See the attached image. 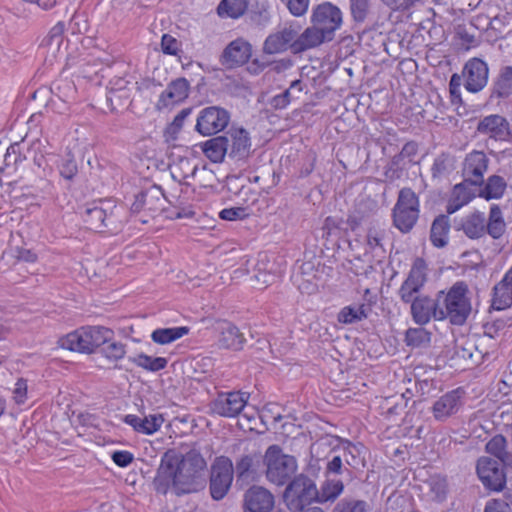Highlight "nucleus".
Instances as JSON below:
<instances>
[{
    "label": "nucleus",
    "instance_id": "obj_1",
    "mask_svg": "<svg viewBox=\"0 0 512 512\" xmlns=\"http://www.w3.org/2000/svg\"><path fill=\"white\" fill-rule=\"evenodd\" d=\"M207 462L195 448L185 454L166 452L153 479L154 490L166 495L172 490L176 496L199 491L205 485Z\"/></svg>",
    "mask_w": 512,
    "mask_h": 512
},
{
    "label": "nucleus",
    "instance_id": "obj_61",
    "mask_svg": "<svg viewBox=\"0 0 512 512\" xmlns=\"http://www.w3.org/2000/svg\"><path fill=\"white\" fill-rule=\"evenodd\" d=\"M430 488L435 493L436 497L441 499L446 494V481L444 478H432L430 481Z\"/></svg>",
    "mask_w": 512,
    "mask_h": 512
},
{
    "label": "nucleus",
    "instance_id": "obj_30",
    "mask_svg": "<svg viewBox=\"0 0 512 512\" xmlns=\"http://www.w3.org/2000/svg\"><path fill=\"white\" fill-rule=\"evenodd\" d=\"M506 232V222L499 205L492 204L486 220V233L494 240L500 239Z\"/></svg>",
    "mask_w": 512,
    "mask_h": 512
},
{
    "label": "nucleus",
    "instance_id": "obj_19",
    "mask_svg": "<svg viewBox=\"0 0 512 512\" xmlns=\"http://www.w3.org/2000/svg\"><path fill=\"white\" fill-rule=\"evenodd\" d=\"M190 83L180 77L171 81L167 88L160 94L156 107L158 110L166 109L183 102L189 96Z\"/></svg>",
    "mask_w": 512,
    "mask_h": 512
},
{
    "label": "nucleus",
    "instance_id": "obj_29",
    "mask_svg": "<svg viewBox=\"0 0 512 512\" xmlns=\"http://www.w3.org/2000/svg\"><path fill=\"white\" fill-rule=\"evenodd\" d=\"M84 330L89 353L105 345L114 336L113 330L104 326H85Z\"/></svg>",
    "mask_w": 512,
    "mask_h": 512
},
{
    "label": "nucleus",
    "instance_id": "obj_40",
    "mask_svg": "<svg viewBox=\"0 0 512 512\" xmlns=\"http://www.w3.org/2000/svg\"><path fill=\"white\" fill-rule=\"evenodd\" d=\"M507 439L502 434H496L486 444V451L501 461L503 464L512 456L507 449Z\"/></svg>",
    "mask_w": 512,
    "mask_h": 512
},
{
    "label": "nucleus",
    "instance_id": "obj_21",
    "mask_svg": "<svg viewBox=\"0 0 512 512\" xmlns=\"http://www.w3.org/2000/svg\"><path fill=\"white\" fill-rule=\"evenodd\" d=\"M217 345L222 349L233 351L241 350L246 342L244 334L239 328L229 321H222L218 324Z\"/></svg>",
    "mask_w": 512,
    "mask_h": 512
},
{
    "label": "nucleus",
    "instance_id": "obj_37",
    "mask_svg": "<svg viewBox=\"0 0 512 512\" xmlns=\"http://www.w3.org/2000/svg\"><path fill=\"white\" fill-rule=\"evenodd\" d=\"M188 333L189 328L186 326L157 328L151 333V339L159 345H167L182 338Z\"/></svg>",
    "mask_w": 512,
    "mask_h": 512
},
{
    "label": "nucleus",
    "instance_id": "obj_46",
    "mask_svg": "<svg viewBox=\"0 0 512 512\" xmlns=\"http://www.w3.org/2000/svg\"><path fill=\"white\" fill-rule=\"evenodd\" d=\"M333 512H368V504L364 500L342 499L335 505Z\"/></svg>",
    "mask_w": 512,
    "mask_h": 512
},
{
    "label": "nucleus",
    "instance_id": "obj_6",
    "mask_svg": "<svg viewBox=\"0 0 512 512\" xmlns=\"http://www.w3.org/2000/svg\"><path fill=\"white\" fill-rule=\"evenodd\" d=\"M419 213V197L411 188H402L392 209L393 225L401 233H409L416 225Z\"/></svg>",
    "mask_w": 512,
    "mask_h": 512
},
{
    "label": "nucleus",
    "instance_id": "obj_9",
    "mask_svg": "<svg viewBox=\"0 0 512 512\" xmlns=\"http://www.w3.org/2000/svg\"><path fill=\"white\" fill-rule=\"evenodd\" d=\"M230 122V113L219 106H209L200 110L195 130L202 136L215 135L223 131Z\"/></svg>",
    "mask_w": 512,
    "mask_h": 512
},
{
    "label": "nucleus",
    "instance_id": "obj_63",
    "mask_svg": "<svg viewBox=\"0 0 512 512\" xmlns=\"http://www.w3.org/2000/svg\"><path fill=\"white\" fill-rule=\"evenodd\" d=\"M292 65V60L288 58L280 59L269 64V66L271 67V71L276 73H282L291 68Z\"/></svg>",
    "mask_w": 512,
    "mask_h": 512
},
{
    "label": "nucleus",
    "instance_id": "obj_41",
    "mask_svg": "<svg viewBox=\"0 0 512 512\" xmlns=\"http://www.w3.org/2000/svg\"><path fill=\"white\" fill-rule=\"evenodd\" d=\"M483 512H512V489H506L501 497L487 500Z\"/></svg>",
    "mask_w": 512,
    "mask_h": 512
},
{
    "label": "nucleus",
    "instance_id": "obj_50",
    "mask_svg": "<svg viewBox=\"0 0 512 512\" xmlns=\"http://www.w3.org/2000/svg\"><path fill=\"white\" fill-rule=\"evenodd\" d=\"M405 339L407 345L419 347L429 340V334L422 328H410L406 331Z\"/></svg>",
    "mask_w": 512,
    "mask_h": 512
},
{
    "label": "nucleus",
    "instance_id": "obj_20",
    "mask_svg": "<svg viewBox=\"0 0 512 512\" xmlns=\"http://www.w3.org/2000/svg\"><path fill=\"white\" fill-rule=\"evenodd\" d=\"M252 55L251 44L243 38H237L230 42L224 49L223 63L228 67H238L247 63Z\"/></svg>",
    "mask_w": 512,
    "mask_h": 512
},
{
    "label": "nucleus",
    "instance_id": "obj_32",
    "mask_svg": "<svg viewBox=\"0 0 512 512\" xmlns=\"http://www.w3.org/2000/svg\"><path fill=\"white\" fill-rule=\"evenodd\" d=\"M162 196V192L158 188H152L146 191H141L135 196V200L131 205L132 213H139L141 211H150L156 212L160 210L161 207L159 205H149L148 200H156L160 202Z\"/></svg>",
    "mask_w": 512,
    "mask_h": 512
},
{
    "label": "nucleus",
    "instance_id": "obj_64",
    "mask_svg": "<svg viewBox=\"0 0 512 512\" xmlns=\"http://www.w3.org/2000/svg\"><path fill=\"white\" fill-rule=\"evenodd\" d=\"M342 472V459L340 456H334L328 461L326 473L340 474Z\"/></svg>",
    "mask_w": 512,
    "mask_h": 512
},
{
    "label": "nucleus",
    "instance_id": "obj_7",
    "mask_svg": "<svg viewBox=\"0 0 512 512\" xmlns=\"http://www.w3.org/2000/svg\"><path fill=\"white\" fill-rule=\"evenodd\" d=\"M318 489L315 482L307 475L295 476L287 485L284 491V500L292 512L310 506L317 502Z\"/></svg>",
    "mask_w": 512,
    "mask_h": 512
},
{
    "label": "nucleus",
    "instance_id": "obj_2",
    "mask_svg": "<svg viewBox=\"0 0 512 512\" xmlns=\"http://www.w3.org/2000/svg\"><path fill=\"white\" fill-rule=\"evenodd\" d=\"M427 280L428 265L423 258L417 257L398 289L400 300L405 304H410L412 320L420 326L428 324L431 319L438 321V296L434 299L420 294Z\"/></svg>",
    "mask_w": 512,
    "mask_h": 512
},
{
    "label": "nucleus",
    "instance_id": "obj_53",
    "mask_svg": "<svg viewBox=\"0 0 512 512\" xmlns=\"http://www.w3.org/2000/svg\"><path fill=\"white\" fill-rule=\"evenodd\" d=\"M284 3L290 13L296 17L304 15L309 7V0H281Z\"/></svg>",
    "mask_w": 512,
    "mask_h": 512
},
{
    "label": "nucleus",
    "instance_id": "obj_5",
    "mask_svg": "<svg viewBox=\"0 0 512 512\" xmlns=\"http://www.w3.org/2000/svg\"><path fill=\"white\" fill-rule=\"evenodd\" d=\"M267 480L277 486L288 483L298 469L294 456L283 453L279 445H270L263 456Z\"/></svg>",
    "mask_w": 512,
    "mask_h": 512
},
{
    "label": "nucleus",
    "instance_id": "obj_13",
    "mask_svg": "<svg viewBox=\"0 0 512 512\" xmlns=\"http://www.w3.org/2000/svg\"><path fill=\"white\" fill-rule=\"evenodd\" d=\"M465 391L456 388L440 396L432 405L431 413L436 421L445 422L456 415L464 404Z\"/></svg>",
    "mask_w": 512,
    "mask_h": 512
},
{
    "label": "nucleus",
    "instance_id": "obj_34",
    "mask_svg": "<svg viewBox=\"0 0 512 512\" xmlns=\"http://www.w3.org/2000/svg\"><path fill=\"white\" fill-rule=\"evenodd\" d=\"M202 150L209 160L221 163L227 155V140L224 136L211 138L203 143Z\"/></svg>",
    "mask_w": 512,
    "mask_h": 512
},
{
    "label": "nucleus",
    "instance_id": "obj_49",
    "mask_svg": "<svg viewBox=\"0 0 512 512\" xmlns=\"http://www.w3.org/2000/svg\"><path fill=\"white\" fill-rule=\"evenodd\" d=\"M165 419L162 414H150L142 418V430L141 434L153 435L160 430Z\"/></svg>",
    "mask_w": 512,
    "mask_h": 512
},
{
    "label": "nucleus",
    "instance_id": "obj_24",
    "mask_svg": "<svg viewBox=\"0 0 512 512\" xmlns=\"http://www.w3.org/2000/svg\"><path fill=\"white\" fill-rule=\"evenodd\" d=\"M512 95V66L500 68L490 88V99H507Z\"/></svg>",
    "mask_w": 512,
    "mask_h": 512
},
{
    "label": "nucleus",
    "instance_id": "obj_22",
    "mask_svg": "<svg viewBox=\"0 0 512 512\" xmlns=\"http://www.w3.org/2000/svg\"><path fill=\"white\" fill-rule=\"evenodd\" d=\"M332 41L316 25L306 28L301 34L295 37V42L291 45L293 54L302 53L306 50L315 48L324 42Z\"/></svg>",
    "mask_w": 512,
    "mask_h": 512
},
{
    "label": "nucleus",
    "instance_id": "obj_55",
    "mask_svg": "<svg viewBox=\"0 0 512 512\" xmlns=\"http://www.w3.org/2000/svg\"><path fill=\"white\" fill-rule=\"evenodd\" d=\"M111 458L117 466L122 468L129 466L134 460L133 454L127 450L114 451Z\"/></svg>",
    "mask_w": 512,
    "mask_h": 512
},
{
    "label": "nucleus",
    "instance_id": "obj_62",
    "mask_svg": "<svg viewBox=\"0 0 512 512\" xmlns=\"http://www.w3.org/2000/svg\"><path fill=\"white\" fill-rule=\"evenodd\" d=\"M122 421L131 426L133 428V430L137 433H140L141 434V430H142V418L137 416V415H134V414H127V415H124L123 418H122Z\"/></svg>",
    "mask_w": 512,
    "mask_h": 512
},
{
    "label": "nucleus",
    "instance_id": "obj_44",
    "mask_svg": "<svg viewBox=\"0 0 512 512\" xmlns=\"http://www.w3.org/2000/svg\"><path fill=\"white\" fill-rule=\"evenodd\" d=\"M126 345L110 340L101 349L102 355L111 362L122 360L126 355Z\"/></svg>",
    "mask_w": 512,
    "mask_h": 512
},
{
    "label": "nucleus",
    "instance_id": "obj_12",
    "mask_svg": "<svg viewBox=\"0 0 512 512\" xmlns=\"http://www.w3.org/2000/svg\"><path fill=\"white\" fill-rule=\"evenodd\" d=\"M476 472L485 488L496 492L505 489L506 474L498 461L489 457H481L477 461Z\"/></svg>",
    "mask_w": 512,
    "mask_h": 512
},
{
    "label": "nucleus",
    "instance_id": "obj_60",
    "mask_svg": "<svg viewBox=\"0 0 512 512\" xmlns=\"http://www.w3.org/2000/svg\"><path fill=\"white\" fill-rule=\"evenodd\" d=\"M130 84L132 82L127 77H114L109 82V88L111 92H119L128 90Z\"/></svg>",
    "mask_w": 512,
    "mask_h": 512
},
{
    "label": "nucleus",
    "instance_id": "obj_52",
    "mask_svg": "<svg viewBox=\"0 0 512 512\" xmlns=\"http://www.w3.org/2000/svg\"><path fill=\"white\" fill-rule=\"evenodd\" d=\"M248 215L247 209L244 207L225 208L219 212V217L226 221L243 220Z\"/></svg>",
    "mask_w": 512,
    "mask_h": 512
},
{
    "label": "nucleus",
    "instance_id": "obj_10",
    "mask_svg": "<svg viewBox=\"0 0 512 512\" xmlns=\"http://www.w3.org/2000/svg\"><path fill=\"white\" fill-rule=\"evenodd\" d=\"M233 480V463L225 456L217 457L212 465L210 494L214 500L223 499L228 493Z\"/></svg>",
    "mask_w": 512,
    "mask_h": 512
},
{
    "label": "nucleus",
    "instance_id": "obj_18",
    "mask_svg": "<svg viewBox=\"0 0 512 512\" xmlns=\"http://www.w3.org/2000/svg\"><path fill=\"white\" fill-rule=\"evenodd\" d=\"M273 494L262 486H252L244 494V512H271L274 508Z\"/></svg>",
    "mask_w": 512,
    "mask_h": 512
},
{
    "label": "nucleus",
    "instance_id": "obj_17",
    "mask_svg": "<svg viewBox=\"0 0 512 512\" xmlns=\"http://www.w3.org/2000/svg\"><path fill=\"white\" fill-rule=\"evenodd\" d=\"M300 28L299 25L290 24L270 34L264 41L263 52L272 55L285 52L287 49L291 50V45L295 42Z\"/></svg>",
    "mask_w": 512,
    "mask_h": 512
},
{
    "label": "nucleus",
    "instance_id": "obj_14",
    "mask_svg": "<svg viewBox=\"0 0 512 512\" xmlns=\"http://www.w3.org/2000/svg\"><path fill=\"white\" fill-rule=\"evenodd\" d=\"M488 64L477 57L471 58L463 68L464 87L470 93H478L488 83Z\"/></svg>",
    "mask_w": 512,
    "mask_h": 512
},
{
    "label": "nucleus",
    "instance_id": "obj_23",
    "mask_svg": "<svg viewBox=\"0 0 512 512\" xmlns=\"http://www.w3.org/2000/svg\"><path fill=\"white\" fill-rule=\"evenodd\" d=\"M477 131L495 140H504L510 133L509 122L498 114L488 115L478 123Z\"/></svg>",
    "mask_w": 512,
    "mask_h": 512
},
{
    "label": "nucleus",
    "instance_id": "obj_59",
    "mask_svg": "<svg viewBox=\"0 0 512 512\" xmlns=\"http://www.w3.org/2000/svg\"><path fill=\"white\" fill-rule=\"evenodd\" d=\"M65 31V24L62 21L57 22L49 31L47 39L49 43H56L59 45L62 41V36Z\"/></svg>",
    "mask_w": 512,
    "mask_h": 512
},
{
    "label": "nucleus",
    "instance_id": "obj_26",
    "mask_svg": "<svg viewBox=\"0 0 512 512\" xmlns=\"http://www.w3.org/2000/svg\"><path fill=\"white\" fill-rule=\"evenodd\" d=\"M471 186L473 185L470 182L465 181V179L454 186L451 198L447 205L448 214L455 213L475 197V193Z\"/></svg>",
    "mask_w": 512,
    "mask_h": 512
},
{
    "label": "nucleus",
    "instance_id": "obj_35",
    "mask_svg": "<svg viewBox=\"0 0 512 512\" xmlns=\"http://www.w3.org/2000/svg\"><path fill=\"white\" fill-rule=\"evenodd\" d=\"M128 361L148 372H158L165 369L168 364V360L165 357H152L145 353L129 356Z\"/></svg>",
    "mask_w": 512,
    "mask_h": 512
},
{
    "label": "nucleus",
    "instance_id": "obj_16",
    "mask_svg": "<svg viewBox=\"0 0 512 512\" xmlns=\"http://www.w3.org/2000/svg\"><path fill=\"white\" fill-rule=\"evenodd\" d=\"M227 156L234 161H242L248 158L251 152V139L244 128L232 127L226 132Z\"/></svg>",
    "mask_w": 512,
    "mask_h": 512
},
{
    "label": "nucleus",
    "instance_id": "obj_56",
    "mask_svg": "<svg viewBox=\"0 0 512 512\" xmlns=\"http://www.w3.org/2000/svg\"><path fill=\"white\" fill-rule=\"evenodd\" d=\"M173 207L175 211L172 212L171 217L175 219L192 218L195 215L192 207L190 205H184L179 199L176 200Z\"/></svg>",
    "mask_w": 512,
    "mask_h": 512
},
{
    "label": "nucleus",
    "instance_id": "obj_28",
    "mask_svg": "<svg viewBox=\"0 0 512 512\" xmlns=\"http://www.w3.org/2000/svg\"><path fill=\"white\" fill-rule=\"evenodd\" d=\"M450 222L446 215L437 216L430 229V241L436 248H443L448 244Z\"/></svg>",
    "mask_w": 512,
    "mask_h": 512
},
{
    "label": "nucleus",
    "instance_id": "obj_36",
    "mask_svg": "<svg viewBox=\"0 0 512 512\" xmlns=\"http://www.w3.org/2000/svg\"><path fill=\"white\" fill-rule=\"evenodd\" d=\"M249 0H221L217 7V13L221 18L238 19L248 9Z\"/></svg>",
    "mask_w": 512,
    "mask_h": 512
},
{
    "label": "nucleus",
    "instance_id": "obj_38",
    "mask_svg": "<svg viewBox=\"0 0 512 512\" xmlns=\"http://www.w3.org/2000/svg\"><path fill=\"white\" fill-rule=\"evenodd\" d=\"M344 490V484L341 480L326 479L318 490L317 502H333L335 501Z\"/></svg>",
    "mask_w": 512,
    "mask_h": 512
},
{
    "label": "nucleus",
    "instance_id": "obj_58",
    "mask_svg": "<svg viewBox=\"0 0 512 512\" xmlns=\"http://www.w3.org/2000/svg\"><path fill=\"white\" fill-rule=\"evenodd\" d=\"M27 397V381L23 378H20L15 383V387L13 389V398L17 404H22L25 402Z\"/></svg>",
    "mask_w": 512,
    "mask_h": 512
},
{
    "label": "nucleus",
    "instance_id": "obj_11",
    "mask_svg": "<svg viewBox=\"0 0 512 512\" xmlns=\"http://www.w3.org/2000/svg\"><path fill=\"white\" fill-rule=\"evenodd\" d=\"M248 400L249 394L241 391L221 392L210 403V410L220 417L234 418L241 413Z\"/></svg>",
    "mask_w": 512,
    "mask_h": 512
},
{
    "label": "nucleus",
    "instance_id": "obj_48",
    "mask_svg": "<svg viewBox=\"0 0 512 512\" xmlns=\"http://www.w3.org/2000/svg\"><path fill=\"white\" fill-rule=\"evenodd\" d=\"M386 231L378 227H370L367 232V245L372 251L380 250L385 252L383 241L385 239Z\"/></svg>",
    "mask_w": 512,
    "mask_h": 512
},
{
    "label": "nucleus",
    "instance_id": "obj_42",
    "mask_svg": "<svg viewBox=\"0 0 512 512\" xmlns=\"http://www.w3.org/2000/svg\"><path fill=\"white\" fill-rule=\"evenodd\" d=\"M367 318L366 306H345L338 314V321L343 324H352Z\"/></svg>",
    "mask_w": 512,
    "mask_h": 512
},
{
    "label": "nucleus",
    "instance_id": "obj_57",
    "mask_svg": "<svg viewBox=\"0 0 512 512\" xmlns=\"http://www.w3.org/2000/svg\"><path fill=\"white\" fill-rule=\"evenodd\" d=\"M13 257L22 262L34 263L37 261V255L30 249L23 247H15L13 250Z\"/></svg>",
    "mask_w": 512,
    "mask_h": 512
},
{
    "label": "nucleus",
    "instance_id": "obj_45",
    "mask_svg": "<svg viewBox=\"0 0 512 512\" xmlns=\"http://www.w3.org/2000/svg\"><path fill=\"white\" fill-rule=\"evenodd\" d=\"M260 454H245L237 460L235 465V471L239 478H243L247 476L251 471L255 464V462H259Z\"/></svg>",
    "mask_w": 512,
    "mask_h": 512
},
{
    "label": "nucleus",
    "instance_id": "obj_8",
    "mask_svg": "<svg viewBox=\"0 0 512 512\" xmlns=\"http://www.w3.org/2000/svg\"><path fill=\"white\" fill-rule=\"evenodd\" d=\"M311 23L316 25L326 36L333 40L335 32L343 23L341 9L331 2H322L313 7Z\"/></svg>",
    "mask_w": 512,
    "mask_h": 512
},
{
    "label": "nucleus",
    "instance_id": "obj_27",
    "mask_svg": "<svg viewBox=\"0 0 512 512\" xmlns=\"http://www.w3.org/2000/svg\"><path fill=\"white\" fill-rule=\"evenodd\" d=\"M482 189L479 192V197L489 200L501 199L507 190V182L500 175H491L484 180V184L481 186Z\"/></svg>",
    "mask_w": 512,
    "mask_h": 512
},
{
    "label": "nucleus",
    "instance_id": "obj_31",
    "mask_svg": "<svg viewBox=\"0 0 512 512\" xmlns=\"http://www.w3.org/2000/svg\"><path fill=\"white\" fill-rule=\"evenodd\" d=\"M55 164L59 176L64 181L71 183L75 180L79 167L71 150H67L63 155H60Z\"/></svg>",
    "mask_w": 512,
    "mask_h": 512
},
{
    "label": "nucleus",
    "instance_id": "obj_25",
    "mask_svg": "<svg viewBox=\"0 0 512 512\" xmlns=\"http://www.w3.org/2000/svg\"><path fill=\"white\" fill-rule=\"evenodd\" d=\"M460 229L469 239H479L486 234V217L483 212L475 211L461 219Z\"/></svg>",
    "mask_w": 512,
    "mask_h": 512
},
{
    "label": "nucleus",
    "instance_id": "obj_33",
    "mask_svg": "<svg viewBox=\"0 0 512 512\" xmlns=\"http://www.w3.org/2000/svg\"><path fill=\"white\" fill-rule=\"evenodd\" d=\"M59 345L63 349L79 353H89L84 327L76 329L59 339Z\"/></svg>",
    "mask_w": 512,
    "mask_h": 512
},
{
    "label": "nucleus",
    "instance_id": "obj_54",
    "mask_svg": "<svg viewBox=\"0 0 512 512\" xmlns=\"http://www.w3.org/2000/svg\"><path fill=\"white\" fill-rule=\"evenodd\" d=\"M161 48L164 54L177 55L179 52V42L173 36L164 34L161 39Z\"/></svg>",
    "mask_w": 512,
    "mask_h": 512
},
{
    "label": "nucleus",
    "instance_id": "obj_15",
    "mask_svg": "<svg viewBox=\"0 0 512 512\" xmlns=\"http://www.w3.org/2000/svg\"><path fill=\"white\" fill-rule=\"evenodd\" d=\"M489 158L483 151L469 152L462 164V176L474 186L484 184V175L488 170Z\"/></svg>",
    "mask_w": 512,
    "mask_h": 512
},
{
    "label": "nucleus",
    "instance_id": "obj_47",
    "mask_svg": "<svg viewBox=\"0 0 512 512\" xmlns=\"http://www.w3.org/2000/svg\"><path fill=\"white\" fill-rule=\"evenodd\" d=\"M453 169V164L449 155L441 154L437 158H435L432 167L431 173L433 178L443 177L451 172Z\"/></svg>",
    "mask_w": 512,
    "mask_h": 512
},
{
    "label": "nucleus",
    "instance_id": "obj_3",
    "mask_svg": "<svg viewBox=\"0 0 512 512\" xmlns=\"http://www.w3.org/2000/svg\"><path fill=\"white\" fill-rule=\"evenodd\" d=\"M124 208L110 200H95L84 205L81 217L87 229L96 232L117 233L124 225Z\"/></svg>",
    "mask_w": 512,
    "mask_h": 512
},
{
    "label": "nucleus",
    "instance_id": "obj_39",
    "mask_svg": "<svg viewBox=\"0 0 512 512\" xmlns=\"http://www.w3.org/2000/svg\"><path fill=\"white\" fill-rule=\"evenodd\" d=\"M512 304V285L501 280L493 288L492 307L504 310Z\"/></svg>",
    "mask_w": 512,
    "mask_h": 512
},
{
    "label": "nucleus",
    "instance_id": "obj_43",
    "mask_svg": "<svg viewBox=\"0 0 512 512\" xmlns=\"http://www.w3.org/2000/svg\"><path fill=\"white\" fill-rule=\"evenodd\" d=\"M349 10L352 20L362 24L370 13L371 0H349Z\"/></svg>",
    "mask_w": 512,
    "mask_h": 512
},
{
    "label": "nucleus",
    "instance_id": "obj_51",
    "mask_svg": "<svg viewBox=\"0 0 512 512\" xmlns=\"http://www.w3.org/2000/svg\"><path fill=\"white\" fill-rule=\"evenodd\" d=\"M25 159V156H22L20 151V144L14 143L7 148L6 154L4 156V162L6 166H17Z\"/></svg>",
    "mask_w": 512,
    "mask_h": 512
},
{
    "label": "nucleus",
    "instance_id": "obj_4",
    "mask_svg": "<svg viewBox=\"0 0 512 512\" xmlns=\"http://www.w3.org/2000/svg\"><path fill=\"white\" fill-rule=\"evenodd\" d=\"M468 292L467 285L462 281L456 282L447 293L440 291L438 321L448 319L453 325H463L472 310Z\"/></svg>",
    "mask_w": 512,
    "mask_h": 512
}]
</instances>
